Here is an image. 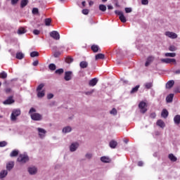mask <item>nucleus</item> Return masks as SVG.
<instances>
[{"instance_id": "473e14b6", "label": "nucleus", "mask_w": 180, "mask_h": 180, "mask_svg": "<svg viewBox=\"0 0 180 180\" xmlns=\"http://www.w3.org/2000/svg\"><path fill=\"white\" fill-rule=\"evenodd\" d=\"M8 77V73H6L5 71H3L0 73V78L1 79H5Z\"/></svg>"}, {"instance_id": "6e6552de", "label": "nucleus", "mask_w": 180, "mask_h": 180, "mask_svg": "<svg viewBox=\"0 0 180 180\" xmlns=\"http://www.w3.org/2000/svg\"><path fill=\"white\" fill-rule=\"evenodd\" d=\"M78 147H79V143L77 142L72 143L70 146V151L71 153H75L76 150H78Z\"/></svg>"}, {"instance_id": "e433bc0d", "label": "nucleus", "mask_w": 180, "mask_h": 180, "mask_svg": "<svg viewBox=\"0 0 180 180\" xmlns=\"http://www.w3.org/2000/svg\"><path fill=\"white\" fill-rule=\"evenodd\" d=\"M17 33L18 34H25V33H26V30L23 27L19 28Z\"/></svg>"}, {"instance_id": "13d9d810", "label": "nucleus", "mask_w": 180, "mask_h": 180, "mask_svg": "<svg viewBox=\"0 0 180 180\" xmlns=\"http://www.w3.org/2000/svg\"><path fill=\"white\" fill-rule=\"evenodd\" d=\"M33 33H34L35 35L37 36V35L40 34V30H34Z\"/></svg>"}, {"instance_id": "a211bd4d", "label": "nucleus", "mask_w": 180, "mask_h": 180, "mask_svg": "<svg viewBox=\"0 0 180 180\" xmlns=\"http://www.w3.org/2000/svg\"><path fill=\"white\" fill-rule=\"evenodd\" d=\"M172 101H174V94H170L166 97L167 103H172Z\"/></svg>"}, {"instance_id": "412c9836", "label": "nucleus", "mask_w": 180, "mask_h": 180, "mask_svg": "<svg viewBox=\"0 0 180 180\" xmlns=\"http://www.w3.org/2000/svg\"><path fill=\"white\" fill-rule=\"evenodd\" d=\"M156 124L162 129H164L165 127V123L164 122V121H162V120H158L156 122Z\"/></svg>"}, {"instance_id": "1a4fd4ad", "label": "nucleus", "mask_w": 180, "mask_h": 180, "mask_svg": "<svg viewBox=\"0 0 180 180\" xmlns=\"http://www.w3.org/2000/svg\"><path fill=\"white\" fill-rule=\"evenodd\" d=\"M51 37H53L55 40H60V34L57 31H52L50 32Z\"/></svg>"}, {"instance_id": "bf43d9fd", "label": "nucleus", "mask_w": 180, "mask_h": 180, "mask_svg": "<svg viewBox=\"0 0 180 180\" xmlns=\"http://www.w3.org/2000/svg\"><path fill=\"white\" fill-rule=\"evenodd\" d=\"M142 5H148V0H141Z\"/></svg>"}, {"instance_id": "e2e57ef3", "label": "nucleus", "mask_w": 180, "mask_h": 180, "mask_svg": "<svg viewBox=\"0 0 180 180\" xmlns=\"http://www.w3.org/2000/svg\"><path fill=\"white\" fill-rule=\"evenodd\" d=\"M19 2V0H11V4L16 5Z\"/></svg>"}, {"instance_id": "603ef678", "label": "nucleus", "mask_w": 180, "mask_h": 180, "mask_svg": "<svg viewBox=\"0 0 180 180\" xmlns=\"http://www.w3.org/2000/svg\"><path fill=\"white\" fill-rule=\"evenodd\" d=\"M32 13H33V15H37V13H39V8H34L32 9Z\"/></svg>"}, {"instance_id": "8fccbe9b", "label": "nucleus", "mask_w": 180, "mask_h": 180, "mask_svg": "<svg viewBox=\"0 0 180 180\" xmlns=\"http://www.w3.org/2000/svg\"><path fill=\"white\" fill-rule=\"evenodd\" d=\"M33 113H36V109L34 108H31L29 111V115H30V116H32V115H33Z\"/></svg>"}, {"instance_id": "f03ea898", "label": "nucleus", "mask_w": 180, "mask_h": 180, "mask_svg": "<svg viewBox=\"0 0 180 180\" xmlns=\"http://www.w3.org/2000/svg\"><path fill=\"white\" fill-rule=\"evenodd\" d=\"M17 161H18V162H22V164H25V162L29 161V156L26 153L20 154L18 158Z\"/></svg>"}, {"instance_id": "0eeeda50", "label": "nucleus", "mask_w": 180, "mask_h": 180, "mask_svg": "<svg viewBox=\"0 0 180 180\" xmlns=\"http://www.w3.org/2000/svg\"><path fill=\"white\" fill-rule=\"evenodd\" d=\"M162 63H165V64H176V60L175 58H162L161 59Z\"/></svg>"}, {"instance_id": "c9c22d12", "label": "nucleus", "mask_w": 180, "mask_h": 180, "mask_svg": "<svg viewBox=\"0 0 180 180\" xmlns=\"http://www.w3.org/2000/svg\"><path fill=\"white\" fill-rule=\"evenodd\" d=\"M139 88H140V85H136L135 87L132 88V89L130 91V94H136V92L139 91Z\"/></svg>"}, {"instance_id": "9d476101", "label": "nucleus", "mask_w": 180, "mask_h": 180, "mask_svg": "<svg viewBox=\"0 0 180 180\" xmlns=\"http://www.w3.org/2000/svg\"><path fill=\"white\" fill-rule=\"evenodd\" d=\"M72 79V72L68 71L65 72L64 79L65 81H71Z\"/></svg>"}, {"instance_id": "cd10ccee", "label": "nucleus", "mask_w": 180, "mask_h": 180, "mask_svg": "<svg viewBox=\"0 0 180 180\" xmlns=\"http://www.w3.org/2000/svg\"><path fill=\"white\" fill-rule=\"evenodd\" d=\"M27 4H29V0H21L20 8H25V6H27Z\"/></svg>"}, {"instance_id": "5fc2aeb1", "label": "nucleus", "mask_w": 180, "mask_h": 180, "mask_svg": "<svg viewBox=\"0 0 180 180\" xmlns=\"http://www.w3.org/2000/svg\"><path fill=\"white\" fill-rule=\"evenodd\" d=\"M132 9L131 8H125V12L126 13H131V12H132Z\"/></svg>"}, {"instance_id": "393cba45", "label": "nucleus", "mask_w": 180, "mask_h": 180, "mask_svg": "<svg viewBox=\"0 0 180 180\" xmlns=\"http://www.w3.org/2000/svg\"><path fill=\"white\" fill-rule=\"evenodd\" d=\"M15 58L18 60H23V58H25V54L22 52H18L16 53Z\"/></svg>"}, {"instance_id": "dca6fc26", "label": "nucleus", "mask_w": 180, "mask_h": 180, "mask_svg": "<svg viewBox=\"0 0 180 180\" xmlns=\"http://www.w3.org/2000/svg\"><path fill=\"white\" fill-rule=\"evenodd\" d=\"M96 84H98V78L95 77L94 79H91L89 82V85L90 86H95V85H96Z\"/></svg>"}, {"instance_id": "052dcab7", "label": "nucleus", "mask_w": 180, "mask_h": 180, "mask_svg": "<svg viewBox=\"0 0 180 180\" xmlns=\"http://www.w3.org/2000/svg\"><path fill=\"white\" fill-rule=\"evenodd\" d=\"M94 90H91V91H86V92H85V95H88V96H89V95L93 94H94Z\"/></svg>"}, {"instance_id": "5701e85b", "label": "nucleus", "mask_w": 180, "mask_h": 180, "mask_svg": "<svg viewBox=\"0 0 180 180\" xmlns=\"http://www.w3.org/2000/svg\"><path fill=\"white\" fill-rule=\"evenodd\" d=\"M168 115H169L168 110L167 109H163L161 112L162 117H164V119H167V117H168Z\"/></svg>"}, {"instance_id": "de8ad7c7", "label": "nucleus", "mask_w": 180, "mask_h": 180, "mask_svg": "<svg viewBox=\"0 0 180 180\" xmlns=\"http://www.w3.org/2000/svg\"><path fill=\"white\" fill-rule=\"evenodd\" d=\"M110 115H113L114 116H116L117 115V110L116 108H112L111 111H110Z\"/></svg>"}, {"instance_id": "39448f33", "label": "nucleus", "mask_w": 180, "mask_h": 180, "mask_svg": "<svg viewBox=\"0 0 180 180\" xmlns=\"http://www.w3.org/2000/svg\"><path fill=\"white\" fill-rule=\"evenodd\" d=\"M115 15H118L120 20H121V22H122V23H126V22H127V20L126 19L124 14H123L122 11L116 10L115 11Z\"/></svg>"}, {"instance_id": "09e8293b", "label": "nucleus", "mask_w": 180, "mask_h": 180, "mask_svg": "<svg viewBox=\"0 0 180 180\" xmlns=\"http://www.w3.org/2000/svg\"><path fill=\"white\" fill-rule=\"evenodd\" d=\"M6 146H8V142L3 141H0V147H6Z\"/></svg>"}, {"instance_id": "ea45409f", "label": "nucleus", "mask_w": 180, "mask_h": 180, "mask_svg": "<svg viewBox=\"0 0 180 180\" xmlns=\"http://www.w3.org/2000/svg\"><path fill=\"white\" fill-rule=\"evenodd\" d=\"M44 95H45L44 90H42L41 91H37L38 98H44Z\"/></svg>"}, {"instance_id": "37998d69", "label": "nucleus", "mask_w": 180, "mask_h": 180, "mask_svg": "<svg viewBox=\"0 0 180 180\" xmlns=\"http://www.w3.org/2000/svg\"><path fill=\"white\" fill-rule=\"evenodd\" d=\"M165 57H176V53H166L165 54Z\"/></svg>"}, {"instance_id": "79ce46f5", "label": "nucleus", "mask_w": 180, "mask_h": 180, "mask_svg": "<svg viewBox=\"0 0 180 180\" xmlns=\"http://www.w3.org/2000/svg\"><path fill=\"white\" fill-rule=\"evenodd\" d=\"M30 57L34 58V57H39V52L37 51H32L30 53Z\"/></svg>"}, {"instance_id": "3c124183", "label": "nucleus", "mask_w": 180, "mask_h": 180, "mask_svg": "<svg viewBox=\"0 0 180 180\" xmlns=\"http://www.w3.org/2000/svg\"><path fill=\"white\" fill-rule=\"evenodd\" d=\"M60 56H61V52L60 51H56L53 53V57H55V58H58Z\"/></svg>"}, {"instance_id": "49530a36", "label": "nucleus", "mask_w": 180, "mask_h": 180, "mask_svg": "<svg viewBox=\"0 0 180 180\" xmlns=\"http://www.w3.org/2000/svg\"><path fill=\"white\" fill-rule=\"evenodd\" d=\"M44 88V84H40L37 88V92L41 91Z\"/></svg>"}, {"instance_id": "bb28decb", "label": "nucleus", "mask_w": 180, "mask_h": 180, "mask_svg": "<svg viewBox=\"0 0 180 180\" xmlns=\"http://www.w3.org/2000/svg\"><path fill=\"white\" fill-rule=\"evenodd\" d=\"M101 161L105 163L110 162V158H109V157L103 156L101 158Z\"/></svg>"}, {"instance_id": "6e6d98bb", "label": "nucleus", "mask_w": 180, "mask_h": 180, "mask_svg": "<svg viewBox=\"0 0 180 180\" xmlns=\"http://www.w3.org/2000/svg\"><path fill=\"white\" fill-rule=\"evenodd\" d=\"M88 13H89V10H88V9H83L82 10V14L83 15H88Z\"/></svg>"}, {"instance_id": "4468645a", "label": "nucleus", "mask_w": 180, "mask_h": 180, "mask_svg": "<svg viewBox=\"0 0 180 180\" xmlns=\"http://www.w3.org/2000/svg\"><path fill=\"white\" fill-rule=\"evenodd\" d=\"M72 131V128L70 126L65 127L62 129V132L64 133L65 134H67V133H71Z\"/></svg>"}, {"instance_id": "a878e982", "label": "nucleus", "mask_w": 180, "mask_h": 180, "mask_svg": "<svg viewBox=\"0 0 180 180\" xmlns=\"http://www.w3.org/2000/svg\"><path fill=\"white\" fill-rule=\"evenodd\" d=\"M8 175V170H2L0 172V179H4Z\"/></svg>"}, {"instance_id": "7c9ffc66", "label": "nucleus", "mask_w": 180, "mask_h": 180, "mask_svg": "<svg viewBox=\"0 0 180 180\" xmlns=\"http://www.w3.org/2000/svg\"><path fill=\"white\" fill-rule=\"evenodd\" d=\"M169 158L170 161H172V162H175L176 161V160H178L176 158V157H175V155H174V154H172V153H170L169 155Z\"/></svg>"}, {"instance_id": "9b49d317", "label": "nucleus", "mask_w": 180, "mask_h": 180, "mask_svg": "<svg viewBox=\"0 0 180 180\" xmlns=\"http://www.w3.org/2000/svg\"><path fill=\"white\" fill-rule=\"evenodd\" d=\"M165 36L167 37H169L170 39H176L178 37V34H176L175 32H166Z\"/></svg>"}, {"instance_id": "b1692460", "label": "nucleus", "mask_w": 180, "mask_h": 180, "mask_svg": "<svg viewBox=\"0 0 180 180\" xmlns=\"http://www.w3.org/2000/svg\"><path fill=\"white\" fill-rule=\"evenodd\" d=\"M95 60H105V54L103 53H98L95 56Z\"/></svg>"}, {"instance_id": "2eb2a0df", "label": "nucleus", "mask_w": 180, "mask_h": 180, "mask_svg": "<svg viewBox=\"0 0 180 180\" xmlns=\"http://www.w3.org/2000/svg\"><path fill=\"white\" fill-rule=\"evenodd\" d=\"M15 103V100L12 97H9L8 99L4 101V105H12Z\"/></svg>"}, {"instance_id": "774afa93", "label": "nucleus", "mask_w": 180, "mask_h": 180, "mask_svg": "<svg viewBox=\"0 0 180 180\" xmlns=\"http://www.w3.org/2000/svg\"><path fill=\"white\" fill-rule=\"evenodd\" d=\"M174 74H180V70H177L174 72Z\"/></svg>"}, {"instance_id": "ddd939ff", "label": "nucleus", "mask_w": 180, "mask_h": 180, "mask_svg": "<svg viewBox=\"0 0 180 180\" xmlns=\"http://www.w3.org/2000/svg\"><path fill=\"white\" fill-rule=\"evenodd\" d=\"M13 167H15V162L11 161L6 165V169L7 171H12L13 169Z\"/></svg>"}, {"instance_id": "6ab92c4d", "label": "nucleus", "mask_w": 180, "mask_h": 180, "mask_svg": "<svg viewBox=\"0 0 180 180\" xmlns=\"http://www.w3.org/2000/svg\"><path fill=\"white\" fill-rule=\"evenodd\" d=\"M89 63L88 62L83 60L79 63V67L82 69L88 68Z\"/></svg>"}, {"instance_id": "f257e3e1", "label": "nucleus", "mask_w": 180, "mask_h": 180, "mask_svg": "<svg viewBox=\"0 0 180 180\" xmlns=\"http://www.w3.org/2000/svg\"><path fill=\"white\" fill-rule=\"evenodd\" d=\"M22 113L20 108L13 109L11 115V122H16L18 120V116Z\"/></svg>"}, {"instance_id": "4be33fe9", "label": "nucleus", "mask_w": 180, "mask_h": 180, "mask_svg": "<svg viewBox=\"0 0 180 180\" xmlns=\"http://www.w3.org/2000/svg\"><path fill=\"white\" fill-rule=\"evenodd\" d=\"M109 146L110 147V148H115L116 147H117V141L115 140L110 141L109 143Z\"/></svg>"}, {"instance_id": "4c0bfd02", "label": "nucleus", "mask_w": 180, "mask_h": 180, "mask_svg": "<svg viewBox=\"0 0 180 180\" xmlns=\"http://www.w3.org/2000/svg\"><path fill=\"white\" fill-rule=\"evenodd\" d=\"M19 154V151L14 150H13L11 154H10V157H17V155Z\"/></svg>"}, {"instance_id": "680f3d73", "label": "nucleus", "mask_w": 180, "mask_h": 180, "mask_svg": "<svg viewBox=\"0 0 180 180\" xmlns=\"http://www.w3.org/2000/svg\"><path fill=\"white\" fill-rule=\"evenodd\" d=\"M32 65H34V67H37V65H39V60L34 61Z\"/></svg>"}, {"instance_id": "58836bf2", "label": "nucleus", "mask_w": 180, "mask_h": 180, "mask_svg": "<svg viewBox=\"0 0 180 180\" xmlns=\"http://www.w3.org/2000/svg\"><path fill=\"white\" fill-rule=\"evenodd\" d=\"M145 88L146 89H151L153 88V82H148L145 84Z\"/></svg>"}, {"instance_id": "2f4dec72", "label": "nucleus", "mask_w": 180, "mask_h": 180, "mask_svg": "<svg viewBox=\"0 0 180 180\" xmlns=\"http://www.w3.org/2000/svg\"><path fill=\"white\" fill-rule=\"evenodd\" d=\"M91 50L94 53H98L99 51V46L98 45H92Z\"/></svg>"}, {"instance_id": "423d86ee", "label": "nucleus", "mask_w": 180, "mask_h": 180, "mask_svg": "<svg viewBox=\"0 0 180 180\" xmlns=\"http://www.w3.org/2000/svg\"><path fill=\"white\" fill-rule=\"evenodd\" d=\"M146 106L147 104L144 101H141L139 104V108L141 109V113H146V112H147V108H146Z\"/></svg>"}, {"instance_id": "4d7b16f0", "label": "nucleus", "mask_w": 180, "mask_h": 180, "mask_svg": "<svg viewBox=\"0 0 180 180\" xmlns=\"http://www.w3.org/2000/svg\"><path fill=\"white\" fill-rule=\"evenodd\" d=\"M53 98H54V94H49L47 95V99H53Z\"/></svg>"}, {"instance_id": "f704fd0d", "label": "nucleus", "mask_w": 180, "mask_h": 180, "mask_svg": "<svg viewBox=\"0 0 180 180\" xmlns=\"http://www.w3.org/2000/svg\"><path fill=\"white\" fill-rule=\"evenodd\" d=\"M55 74H56L57 75H61L64 74V69L60 68V69L56 70L55 71Z\"/></svg>"}, {"instance_id": "864d4df0", "label": "nucleus", "mask_w": 180, "mask_h": 180, "mask_svg": "<svg viewBox=\"0 0 180 180\" xmlns=\"http://www.w3.org/2000/svg\"><path fill=\"white\" fill-rule=\"evenodd\" d=\"M169 51H176V48L175 47V46H170L169 47Z\"/></svg>"}, {"instance_id": "0e129e2a", "label": "nucleus", "mask_w": 180, "mask_h": 180, "mask_svg": "<svg viewBox=\"0 0 180 180\" xmlns=\"http://www.w3.org/2000/svg\"><path fill=\"white\" fill-rule=\"evenodd\" d=\"M143 165H144V163L143 162V161H139V162H138L139 167H143Z\"/></svg>"}, {"instance_id": "f3484780", "label": "nucleus", "mask_w": 180, "mask_h": 180, "mask_svg": "<svg viewBox=\"0 0 180 180\" xmlns=\"http://www.w3.org/2000/svg\"><path fill=\"white\" fill-rule=\"evenodd\" d=\"M175 84V81L174 80H169L166 84V88L167 89H171L174 86V84Z\"/></svg>"}, {"instance_id": "a19ab883", "label": "nucleus", "mask_w": 180, "mask_h": 180, "mask_svg": "<svg viewBox=\"0 0 180 180\" xmlns=\"http://www.w3.org/2000/svg\"><path fill=\"white\" fill-rule=\"evenodd\" d=\"M94 157V155L91 153H87L85 155L86 160H91Z\"/></svg>"}, {"instance_id": "c03bdc74", "label": "nucleus", "mask_w": 180, "mask_h": 180, "mask_svg": "<svg viewBox=\"0 0 180 180\" xmlns=\"http://www.w3.org/2000/svg\"><path fill=\"white\" fill-rule=\"evenodd\" d=\"M44 22H45L46 26H50L51 23V18H46Z\"/></svg>"}, {"instance_id": "20e7f679", "label": "nucleus", "mask_w": 180, "mask_h": 180, "mask_svg": "<svg viewBox=\"0 0 180 180\" xmlns=\"http://www.w3.org/2000/svg\"><path fill=\"white\" fill-rule=\"evenodd\" d=\"M37 131H38V136L39 139H41V140L45 139L46 134H47V131H46V129L41 127H38Z\"/></svg>"}, {"instance_id": "c85d7f7f", "label": "nucleus", "mask_w": 180, "mask_h": 180, "mask_svg": "<svg viewBox=\"0 0 180 180\" xmlns=\"http://www.w3.org/2000/svg\"><path fill=\"white\" fill-rule=\"evenodd\" d=\"M49 69L51 71H56V70L57 69V66L54 63H51L49 65Z\"/></svg>"}, {"instance_id": "f8f14e48", "label": "nucleus", "mask_w": 180, "mask_h": 180, "mask_svg": "<svg viewBox=\"0 0 180 180\" xmlns=\"http://www.w3.org/2000/svg\"><path fill=\"white\" fill-rule=\"evenodd\" d=\"M28 172L30 175H36L37 174V168L36 167H29Z\"/></svg>"}, {"instance_id": "338daca9", "label": "nucleus", "mask_w": 180, "mask_h": 180, "mask_svg": "<svg viewBox=\"0 0 180 180\" xmlns=\"http://www.w3.org/2000/svg\"><path fill=\"white\" fill-rule=\"evenodd\" d=\"M86 4V1H82V6H84V8H85V5Z\"/></svg>"}, {"instance_id": "aec40b11", "label": "nucleus", "mask_w": 180, "mask_h": 180, "mask_svg": "<svg viewBox=\"0 0 180 180\" xmlns=\"http://www.w3.org/2000/svg\"><path fill=\"white\" fill-rule=\"evenodd\" d=\"M153 61H154V57L153 56L148 57L147 60L145 63V67H148V65H150V64H151Z\"/></svg>"}, {"instance_id": "a18cd8bd", "label": "nucleus", "mask_w": 180, "mask_h": 180, "mask_svg": "<svg viewBox=\"0 0 180 180\" xmlns=\"http://www.w3.org/2000/svg\"><path fill=\"white\" fill-rule=\"evenodd\" d=\"M74 61V59L72 57H67L65 59V62L68 63V64H71Z\"/></svg>"}, {"instance_id": "69168bd1", "label": "nucleus", "mask_w": 180, "mask_h": 180, "mask_svg": "<svg viewBox=\"0 0 180 180\" xmlns=\"http://www.w3.org/2000/svg\"><path fill=\"white\" fill-rule=\"evenodd\" d=\"M108 9H109V10L113 9V6L108 5Z\"/></svg>"}, {"instance_id": "c756f323", "label": "nucleus", "mask_w": 180, "mask_h": 180, "mask_svg": "<svg viewBox=\"0 0 180 180\" xmlns=\"http://www.w3.org/2000/svg\"><path fill=\"white\" fill-rule=\"evenodd\" d=\"M174 122L175 124H179V123H180V115H176L174 117Z\"/></svg>"}, {"instance_id": "7ed1b4c3", "label": "nucleus", "mask_w": 180, "mask_h": 180, "mask_svg": "<svg viewBox=\"0 0 180 180\" xmlns=\"http://www.w3.org/2000/svg\"><path fill=\"white\" fill-rule=\"evenodd\" d=\"M31 119L35 122H40V120H43V115L40 113L34 112L31 114Z\"/></svg>"}, {"instance_id": "72a5a7b5", "label": "nucleus", "mask_w": 180, "mask_h": 180, "mask_svg": "<svg viewBox=\"0 0 180 180\" xmlns=\"http://www.w3.org/2000/svg\"><path fill=\"white\" fill-rule=\"evenodd\" d=\"M98 9L101 11V12H106V6L105 4H100Z\"/></svg>"}]
</instances>
